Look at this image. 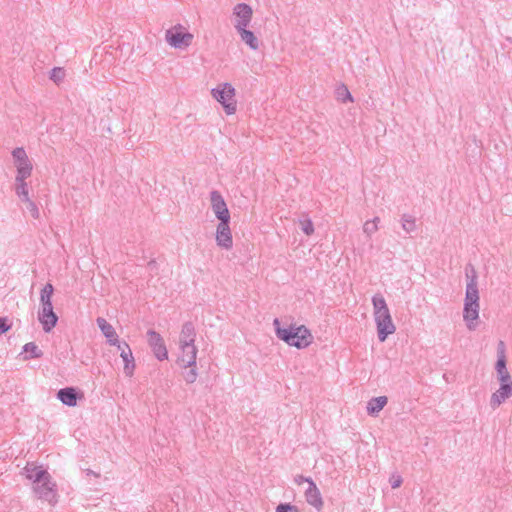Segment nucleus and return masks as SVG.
Listing matches in <instances>:
<instances>
[{
	"instance_id": "obj_1",
	"label": "nucleus",
	"mask_w": 512,
	"mask_h": 512,
	"mask_svg": "<svg viewBox=\"0 0 512 512\" xmlns=\"http://www.w3.org/2000/svg\"><path fill=\"white\" fill-rule=\"evenodd\" d=\"M371 302L377 337L380 342H384L388 336L395 333L396 326L393 322L387 302L381 293L374 294Z\"/></svg>"
},
{
	"instance_id": "obj_2",
	"label": "nucleus",
	"mask_w": 512,
	"mask_h": 512,
	"mask_svg": "<svg viewBox=\"0 0 512 512\" xmlns=\"http://www.w3.org/2000/svg\"><path fill=\"white\" fill-rule=\"evenodd\" d=\"M273 326L277 338L289 346L304 349L313 342V335L305 325L292 323L287 328H283L281 327L280 320L275 318L273 320Z\"/></svg>"
},
{
	"instance_id": "obj_3",
	"label": "nucleus",
	"mask_w": 512,
	"mask_h": 512,
	"mask_svg": "<svg viewBox=\"0 0 512 512\" xmlns=\"http://www.w3.org/2000/svg\"><path fill=\"white\" fill-rule=\"evenodd\" d=\"M54 287L47 283L40 291V309L38 311V320L45 332H50L58 322V316L53 310L52 295Z\"/></svg>"
},
{
	"instance_id": "obj_4",
	"label": "nucleus",
	"mask_w": 512,
	"mask_h": 512,
	"mask_svg": "<svg viewBox=\"0 0 512 512\" xmlns=\"http://www.w3.org/2000/svg\"><path fill=\"white\" fill-rule=\"evenodd\" d=\"M211 96L224 109L226 115H234L237 111L236 90L231 83H219L211 89Z\"/></svg>"
},
{
	"instance_id": "obj_5",
	"label": "nucleus",
	"mask_w": 512,
	"mask_h": 512,
	"mask_svg": "<svg viewBox=\"0 0 512 512\" xmlns=\"http://www.w3.org/2000/svg\"><path fill=\"white\" fill-rule=\"evenodd\" d=\"M194 35L184 25L177 23L165 31L166 43L177 50H186L193 43Z\"/></svg>"
},
{
	"instance_id": "obj_6",
	"label": "nucleus",
	"mask_w": 512,
	"mask_h": 512,
	"mask_svg": "<svg viewBox=\"0 0 512 512\" xmlns=\"http://www.w3.org/2000/svg\"><path fill=\"white\" fill-rule=\"evenodd\" d=\"M10 154L11 164L15 170V174L32 175L34 170V161L28 155L24 147H15L11 150Z\"/></svg>"
},
{
	"instance_id": "obj_7",
	"label": "nucleus",
	"mask_w": 512,
	"mask_h": 512,
	"mask_svg": "<svg viewBox=\"0 0 512 512\" xmlns=\"http://www.w3.org/2000/svg\"><path fill=\"white\" fill-rule=\"evenodd\" d=\"M33 492L38 499L48 502L50 505H55L58 501L57 484L49 475L40 483L36 484Z\"/></svg>"
},
{
	"instance_id": "obj_8",
	"label": "nucleus",
	"mask_w": 512,
	"mask_h": 512,
	"mask_svg": "<svg viewBox=\"0 0 512 512\" xmlns=\"http://www.w3.org/2000/svg\"><path fill=\"white\" fill-rule=\"evenodd\" d=\"M253 18V9L246 3H238L232 9V23L236 30L249 27Z\"/></svg>"
},
{
	"instance_id": "obj_9",
	"label": "nucleus",
	"mask_w": 512,
	"mask_h": 512,
	"mask_svg": "<svg viewBox=\"0 0 512 512\" xmlns=\"http://www.w3.org/2000/svg\"><path fill=\"white\" fill-rule=\"evenodd\" d=\"M466 289L464 303L480 304V295L478 289V276L474 267L466 269Z\"/></svg>"
},
{
	"instance_id": "obj_10",
	"label": "nucleus",
	"mask_w": 512,
	"mask_h": 512,
	"mask_svg": "<svg viewBox=\"0 0 512 512\" xmlns=\"http://www.w3.org/2000/svg\"><path fill=\"white\" fill-rule=\"evenodd\" d=\"M210 204L211 209L219 222L230 221L231 217L229 209L219 191L213 190L210 192Z\"/></svg>"
},
{
	"instance_id": "obj_11",
	"label": "nucleus",
	"mask_w": 512,
	"mask_h": 512,
	"mask_svg": "<svg viewBox=\"0 0 512 512\" xmlns=\"http://www.w3.org/2000/svg\"><path fill=\"white\" fill-rule=\"evenodd\" d=\"M197 352L195 344H179L177 364L183 369L196 366Z\"/></svg>"
},
{
	"instance_id": "obj_12",
	"label": "nucleus",
	"mask_w": 512,
	"mask_h": 512,
	"mask_svg": "<svg viewBox=\"0 0 512 512\" xmlns=\"http://www.w3.org/2000/svg\"><path fill=\"white\" fill-rule=\"evenodd\" d=\"M148 344L154 354V356L159 361H164L168 359V351L162 336L156 332L155 330L147 331Z\"/></svg>"
},
{
	"instance_id": "obj_13",
	"label": "nucleus",
	"mask_w": 512,
	"mask_h": 512,
	"mask_svg": "<svg viewBox=\"0 0 512 512\" xmlns=\"http://www.w3.org/2000/svg\"><path fill=\"white\" fill-rule=\"evenodd\" d=\"M215 241L217 246H219L221 249H232L233 237L230 229V221L219 222L216 227Z\"/></svg>"
},
{
	"instance_id": "obj_14",
	"label": "nucleus",
	"mask_w": 512,
	"mask_h": 512,
	"mask_svg": "<svg viewBox=\"0 0 512 512\" xmlns=\"http://www.w3.org/2000/svg\"><path fill=\"white\" fill-rule=\"evenodd\" d=\"M498 389L493 392L489 399L490 407L495 410L512 397V382H498Z\"/></svg>"
},
{
	"instance_id": "obj_15",
	"label": "nucleus",
	"mask_w": 512,
	"mask_h": 512,
	"mask_svg": "<svg viewBox=\"0 0 512 512\" xmlns=\"http://www.w3.org/2000/svg\"><path fill=\"white\" fill-rule=\"evenodd\" d=\"M22 474L31 482L32 489L36 484L40 483L44 478L50 475L42 465H36L33 462H28L26 464L23 468Z\"/></svg>"
},
{
	"instance_id": "obj_16",
	"label": "nucleus",
	"mask_w": 512,
	"mask_h": 512,
	"mask_svg": "<svg viewBox=\"0 0 512 512\" xmlns=\"http://www.w3.org/2000/svg\"><path fill=\"white\" fill-rule=\"evenodd\" d=\"M480 304L464 303L463 320L469 331L476 330L478 326Z\"/></svg>"
},
{
	"instance_id": "obj_17",
	"label": "nucleus",
	"mask_w": 512,
	"mask_h": 512,
	"mask_svg": "<svg viewBox=\"0 0 512 512\" xmlns=\"http://www.w3.org/2000/svg\"><path fill=\"white\" fill-rule=\"evenodd\" d=\"M304 496L306 499V502L314 507L317 511H321L324 502L322 495L320 493V490L318 489L317 485L314 481H308V486L306 490L304 491Z\"/></svg>"
},
{
	"instance_id": "obj_18",
	"label": "nucleus",
	"mask_w": 512,
	"mask_h": 512,
	"mask_svg": "<svg viewBox=\"0 0 512 512\" xmlns=\"http://www.w3.org/2000/svg\"><path fill=\"white\" fill-rule=\"evenodd\" d=\"M32 175L15 174L13 189L19 200L28 199L30 196V185L28 179Z\"/></svg>"
},
{
	"instance_id": "obj_19",
	"label": "nucleus",
	"mask_w": 512,
	"mask_h": 512,
	"mask_svg": "<svg viewBox=\"0 0 512 512\" xmlns=\"http://www.w3.org/2000/svg\"><path fill=\"white\" fill-rule=\"evenodd\" d=\"M96 323L109 345L118 343L119 336L115 328L105 318L98 317Z\"/></svg>"
},
{
	"instance_id": "obj_20",
	"label": "nucleus",
	"mask_w": 512,
	"mask_h": 512,
	"mask_svg": "<svg viewBox=\"0 0 512 512\" xmlns=\"http://www.w3.org/2000/svg\"><path fill=\"white\" fill-rule=\"evenodd\" d=\"M239 35L241 41L247 45L251 50H258L260 47V41L253 31L249 29V27L241 28L236 30Z\"/></svg>"
},
{
	"instance_id": "obj_21",
	"label": "nucleus",
	"mask_w": 512,
	"mask_h": 512,
	"mask_svg": "<svg viewBox=\"0 0 512 512\" xmlns=\"http://www.w3.org/2000/svg\"><path fill=\"white\" fill-rule=\"evenodd\" d=\"M57 398L69 407L77 405L78 394L73 387L62 388L57 393Z\"/></svg>"
},
{
	"instance_id": "obj_22",
	"label": "nucleus",
	"mask_w": 512,
	"mask_h": 512,
	"mask_svg": "<svg viewBox=\"0 0 512 512\" xmlns=\"http://www.w3.org/2000/svg\"><path fill=\"white\" fill-rule=\"evenodd\" d=\"M196 339V330L195 326L192 322H186L182 325L180 335H179V344H195Z\"/></svg>"
},
{
	"instance_id": "obj_23",
	"label": "nucleus",
	"mask_w": 512,
	"mask_h": 512,
	"mask_svg": "<svg viewBox=\"0 0 512 512\" xmlns=\"http://www.w3.org/2000/svg\"><path fill=\"white\" fill-rule=\"evenodd\" d=\"M494 369L498 382H512V376L507 369V359H497Z\"/></svg>"
},
{
	"instance_id": "obj_24",
	"label": "nucleus",
	"mask_w": 512,
	"mask_h": 512,
	"mask_svg": "<svg viewBox=\"0 0 512 512\" xmlns=\"http://www.w3.org/2000/svg\"><path fill=\"white\" fill-rule=\"evenodd\" d=\"M120 357L124 363V367H123L124 374L127 377H132L134 375V372L136 369L135 358L133 356L132 350H130L128 352L122 351Z\"/></svg>"
},
{
	"instance_id": "obj_25",
	"label": "nucleus",
	"mask_w": 512,
	"mask_h": 512,
	"mask_svg": "<svg viewBox=\"0 0 512 512\" xmlns=\"http://www.w3.org/2000/svg\"><path fill=\"white\" fill-rule=\"evenodd\" d=\"M387 402L386 396L371 398L367 403V413L376 416L386 406Z\"/></svg>"
},
{
	"instance_id": "obj_26",
	"label": "nucleus",
	"mask_w": 512,
	"mask_h": 512,
	"mask_svg": "<svg viewBox=\"0 0 512 512\" xmlns=\"http://www.w3.org/2000/svg\"><path fill=\"white\" fill-rule=\"evenodd\" d=\"M380 221V217L375 216L364 222L362 229L366 237L371 238L379 230Z\"/></svg>"
},
{
	"instance_id": "obj_27",
	"label": "nucleus",
	"mask_w": 512,
	"mask_h": 512,
	"mask_svg": "<svg viewBox=\"0 0 512 512\" xmlns=\"http://www.w3.org/2000/svg\"><path fill=\"white\" fill-rule=\"evenodd\" d=\"M401 227L406 233L415 232L417 229L416 218L411 214H403L400 219Z\"/></svg>"
},
{
	"instance_id": "obj_28",
	"label": "nucleus",
	"mask_w": 512,
	"mask_h": 512,
	"mask_svg": "<svg viewBox=\"0 0 512 512\" xmlns=\"http://www.w3.org/2000/svg\"><path fill=\"white\" fill-rule=\"evenodd\" d=\"M337 100L342 103L354 102V98L352 97L348 87L345 84H340L335 90Z\"/></svg>"
},
{
	"instance_id": "obj_29",
	"label": "nucleus",
	"mask_w": 512,
	"mask_h": 512,
	"mask_svg": "<svg viewBox=\"0 0 512 512\" xmlns=\"http://www.w3.org/2000/svg\"><path fill=\"white\" fill-rule=\"evenodd\" d=\"M22 203L25 204L26 209L30 213L31 217L33 219H39L40 218V210L38 205L31 199L29 196L28 199H22L20 200Z\"/></svg>"
},
{
	"instance_id": "obj_30",
	"label": "nucleus",
	"mask_w": 512,
	"mask_h": 512,
	"mask_svg": "<svg viewBox=\"0 0 512 512\" xmlns=\"http://www.w3.org/2000/svg\"><path fill=\"white\" fill-rule=\"evenodd\" d=\"M299 224H300L301 230L303 231V233L305 235L310 236L314 233V230H315L314 224H313L312 220L307 215H305L304 218L299 220Z\"/></svg>"
},
{
	"instance_id": "obj_31",
	"label": "nucleus",
	"mask_w": 512,
	"mask_h": 512,
	"mask_svg": "<svg viewBox=\"0 0 512 512\" xmlns=\"http://www.w3.org/2000/svg\"><path fill=\"white\" fill-rule=\"evenodd\" d=\"M65 75V70L62 67H54L50 72V79L59 84L64 80Z\"/></svg>"
},
{
	"instance_id": "obj_32",
	"label": "nucleus",
	"mask_w": 512,
	"mask_h": 512,
	"mask_svg": "<svg viewBox=\"0 0 512 512\" xmlns=\"http://www.w3.org/2000/svg\"><path fill=\"white\" fill-rule=\"evenodd\" d=\"M23 350L24 352L29 353L31 358H39L42 356V352L33 342L26 343L23 347Z\"/></svg>"
},
{
	"instance_id": "obj_33",
	"label": "nucleus",
	"mask_w": 512,
	"mask_h": 512,
	"mask_svg": "<svg viewBox=\"0 0 512 512\" xmlns=\"http://www.w3.org/2000/svg\"><path fill=\"white\" fill-rule=\"evenodd\" d=\"M189 368H190L189 371H186L183 373V378L187 383L192 384L197 380L198 372H197L196 366L189 367Z\"/></svg>"
},
{
	"instance_id": "obj_34",
	"label": "nucleus",
	"mask_w": 512,
	"mask_h": 512,
	"mask_svg": "<svg viewBox=\"0 0 512 512\" xmlns=\"http://www.w3.org/2000/svg\"><path fill=\"white\" fill-rule=\"evenodd\" d=\"M275 512H300L298 507L290 503H281L276 507Z\"/></svg>"
},
{
	"instance_id": "obj_35",
	"label": "nucleus",
	"mask_w": 512,
	"mask_h": 512,
	"mask_svg": "<svg viewBox=\"0 0 512 512\" xmlns=\"http://www.w3.org/2000/svg\"><path fill=\"white\" fill-rule=\"evenodd\" d=\"M497 359H507L506 345L502 340H499L497 343Z\"/></svg>"
},
{
	"instance_id": "obj_36",
	"label": "nucleus",
	"mask_w": 512,
	"mask_h": 512,
	"mask_svg": "<svg viewBox=\"0 0 512 512\" xmlns=\"http://www.w3.org/2000/svg\"><path fill=\"white\" fill-rule=\"evenodd\" d=\"M402 482L403 479L399 474H393L389 479V483L393 489L399 488Z\"/></svg>"
},
{
	"instance_id": "obj_37",
	"label": "nucleus",
	"mask_w": 512,
	"mask_h": 512,
	"mask_svg": "<svg viewBox=\"0 0 512 512\" xmlns=\"http://www.w3.org/2000/svg\"><path fill=\"white\" fill-rule=\"evenodd\" d=\"M114 346L117 347V349L119 350L120 354L122 353V351L123 352L124 351L128 352V351L131 350L129 344L126 341H120L119 339H118V343H116Z\"/></svg>"
},
{
	"instance_id": "obj_38",
	"label": "nucleus",
	"mask_w": 512,
	"mask_h": 512,
	"mask_svg": "<svg viewBox=\"0 0 512 512\" xmlns=\"http://www.w3.org/2000/svg\"><path fill=\"white\" fill-rule=\"evenodd\" d=\"M11 328L7 318H0V335L7 332Z\"/></svg>"
},
{
	"instance_id": "obj_39",
	"label": "nucleus",
	"mask_w": 512,
	"mask_h": 512,
	"mask_svg": "<svg viewBox=\"0 0 512 512\" xmlns=\"http://www.w3.org/2000/svg\"><path fill=\"white\" fill-rule=\"evenodd\" d=\"M308 481H313L312 478L310 477H305L303 475H297L295 478H294V482L297 484V485H301L303 483H307L308 484Z\"/></svg>"
},
{
	"instance_id": "obj_40",
	"label": "nucleus",
	"mask_w": 512,
	"mask_h": 512,
	"mask_svg": "<svg viewBox=\"0 0 512 512\" xmlns=\"http://www.w3.org/2000/svg\"><path fill=\"white\" fill-rule=\"evenodd\" d=\"M86 474H87V475H93V476H95V477H98V476H99V474L95 473V472H94V471H92V470H87Z\"/></svg>"
}]
</instances>
